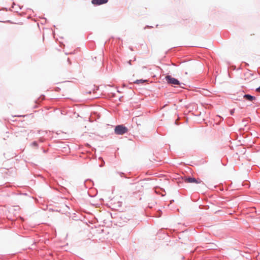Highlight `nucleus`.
<instances>
[{"label":"nucleus","mask_w":260,"mask_h":260,"mask_svg":"<svg viewBox=\"0 0 260 260\" xmlns=\"http://www.w3.org/2000/svg\"><path fill=\"white\" fill-rule=\"evenodd\" d=\"M165 79L169 84H171L172 85H178L180 87L184 88L183 85H184L185 84L180 82L177 79L173 78L170 75H167L165 77Z\"/></svg>","instance_id":"1"},{"label":"nucleus","mask_w":260,"mask_h":260,"mask_svg":"<svg viewBox=\"0 0 260 260\" xmlns=\"http://www.w3.org/2000/svg\"><path fill=\"white\" fill-rule=\"evenodd\" d=\"M127 131L128 128L122 124L116 125L114 129L115 133L116 135H119L124 134L125 133H127Z\"/></svg>","instance_id":"2"},{"label":"nucleus","mask_w":260,"mask_h":260,"mask_svg":"<svg viewBox=\"0 0 260 260\" xmlns=\"http://www.w3.org/2000/svg\"><path fill=\"white\" fill-rule=\"evenodd\" d=\"M184 181L185 182L187 183H200L202 181L200 179H197L194 177H191V176H188V177H184Z\"/></svg>","instance_id":"3"},{"label":"nucleus","mask_w":260,"mask_h":260,"mask_svg":"<svg viewBox=\"0 0 260 260\" xmlns=\"http://www.w3.org/2000/svg\"><path fill=\"white\" fill-rule=\"evenodd\" d=\"M108 0H92L91 3L96 6H100L101 5L107 3Z\"/></svg>","instance_id":"4"},{"label":"nucleus","mask_w":260,"mask_h":260,"mask_svg":"<svg viewBox=\"0 0 260 260\" xmlns=\"http://www.w3.org/2000/svg\"><path fill=\"white\" fill-rule=\"evenodd\" d=\"M243 98L250 102H253V101L256 100V98L255 96H252L250 94H244L243 95Z\"/></svg>","instance_id":"5"},{"label":"nucleus","mask_w":260,"mask_h":260,"mask_svg":"<svg viewBox=\"0 0 260 260\" xmlns=\"http://www.w3.org/2000/svg\"><path fill=\"white\" fill-rule=\"evenodd\" d=\"M146 81V80H145L139 79V80H136L134 82L135 84H140V83L141 84L144 83Z\"/></svg>","instance_id":"6"},{"label":"nucleus","mask_w":260,"mask_h":260,"mask_svg":"<svg viewBox=\"0 0 260 260\" xmlns=\"http://www.w3.org/2000/svg\"><path fill=\"white\" fill-rule=\"evenodd\" d=\"M45 99V96L44 95H41L39 98H38L37 99V100L36 101V103H40L42 101H43L44 99Z\"/></svg>","instance_id":"7"},{"label":"nucleus","mask_w":260,"mask_h":260,"mask_svg":"<svg viewBox=\"0 0 260 260\" xmlns=\"http://www.w3.org/2000/svg\"><path fill=\"white\" fill-rule=\"evenodd\" d=\"M31 146H35V147H37L38 146V144L37 142H36V141H34V142L31 144Z\"/></svg>","instance_id":"8"},{"label":"nucleus","mask_w":260,"mask_h":260,"mask_svg":"<svg viewBox=\"0 0 260 260\" xmlns=\"http://www.w3.org/2000/svg\"><path fill=\"white\" fill-rule=\"evenodd\" d=\"M117 173L119 174L121 177H123V176H124V173L122 172H117Z\"/></svg>","instance_id":"9"},{"label":"nucleus","mask_w":260,"mask_h":260,"mask_svg":"<svg viewBox=\"0 0 260 260\" xmlns=\"http://www.w3.org/2000/svg\"><path fill=\"white\" fill-rule=\"evenodd\" d=\"M39 141L40 142H43L44 141V139H43V138H40L39 139Z\"/></svg>","instance_id":"10"},{"label":"nucleus","mask_w":260,"mask_h":260,"mask_svg":"<svg viewBox=\"0 0 260 260\" xmlns=\"http://www.w3.org/2000/svg\"><path fill=\"white\" fill-rule=\"evenodd\" d=\"M256 91L258 92H260V86L256 88Z\"/></svg>","instance_id":"11"},{"label":"nucleus","mask_w":260,"mask_h":260,"mask_svg":"<svg viewBox=\"0 0 260 260\" xmlns=\"http://www.w3.org/2000/svg\"><path fill=\"white\" fill-rule=\"evenodd\" d=\"M234 112V110H231L230 111V113H231V115H233Z\"/></svg>","instance_id":"12"},{"label":"nucleus","mask_w":260,"mask_h":260,"mask_svg":"<svg viewBox=\"0 0 260 260\" xmlns=\"http://www.w3.org/2000/svg\"><path fill=\"white\" fill-rule=\"evenodd\" d=\"M131 62H132V60H130L128 61V63L129 64H131Z\"/></svg>","instance_id":"13"},{"label":"nucleus","mask_w":260,"mask_h":260,"mask_svg":"<svg viewBox=\"0 0 260 260\" xmlns=\"http://www.w3.org/2000/svg\"><path fill=\"white\" fill-rule=\"evenodd\" d=\"M146 27H152V26H149V25H147V26L145 27V28H146Z\"/></svg>","instance_id":"14"},{"label":"nucleus","mask_w":260,"mask_h":260,"mask_svg":"<svg viewBox=\"0 0 260 260\" xmlns=\"http://www.w3.org/2000/svg\"><path fill=\"white\" fill-rule=\"evenodd\" d=\"M88 180H89L88 179H87L86 180H85V182H84V183H86L87 181H88Z\"/></svg>","instance_id":"15"},{"label":"nucleus","mask_w":260,"mask_h":260,"mask_svg":"<svg viewBox=\"0 0 260 260\" xmlns=\"http://www.w3.org/2000/svg\"><path fill=\"white\" fill-rule=\"evenodd\" d=\"M18 8H19V9H21L19 6H18Z\"/></svg>","instance_id":"16"},{"label":"nucleus","mask_w":260,"mask_h":260,"mask_svg":"<svg viewBox=\"0 0 260 260\" xmlns=\"http://www.w3.org/2000/svg\"><path fill=\"white\" fill-rule=\"evenodd\" d=\"M68 62H70V59H69V58H68Z\"/></svg>","instance_id":"17"},{"label":"nucleus","mask_w":260,"mask_h":260,"mask_svg":"<svg viewBox=\"0 0 260 260\" xmlns=\"http://www.w3.org/2000/svg\"><path fill=\"white\" fill-rule=\"evenodd\" d=\"M43 152L45 153L46 151V150H43Z\"/></svg>","instance_id":"18"}]
</instances>
